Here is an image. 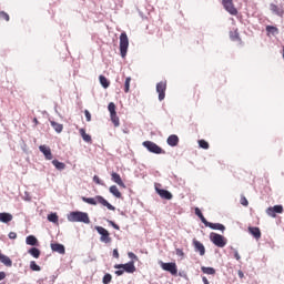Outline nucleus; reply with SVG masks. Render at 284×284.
Returning a JSON list of instances; mask_svg holds the SVG:
<instances>
[{"mask_svg":"<svg viewBox=\"0 0 284 284\" xmlns=\"http://www.w3.org/2000/svg\"><path fill=\"white\" fill-rule=\"evenodd\" d=\"M205 227H210L211 230H220V232H225V225H223L221 223L207 222Z\"/></svg>","mask_w":284,"mask_h":284,"instance_id":"nucleus-18","label":"nucleus"},{"mask_svg":"<svg viewBox=\"0 0 284 284\" xmlns=\"http://www.w3.org/2000/svg\"><path fill=\"white\" fill-rule=\"evenodd\" d=\"M128 48H130V39H128V33L122 32L120 34V54L122 59L128 55Z\"/></svg>","mask_w":284,"mask_h":284,"instance_id":"nucleus-3","label":"nucleus"},{"mask_svg":"<svg viewBox=\"0 0 284 284\" xmlns=\"http://www.w3.org/2000/svg\"><path fill=\"white\" fill-rule=\"evenodd\" d=\"M142 145L144 148H146V150H149V152H152V154H165V151L163 149H161V146H159V144H156L152 141H144L142 143Z\"/></svg>","mask_w":284,"mask_h":284,"instance_id":"nucleus-4","label":"nucleus"},{"mask_svg":"<svg viewBox=\"0 0 284 284\" xmlns=\"http://www.w3.org/2000/svg\"><path fill=\"white\" fill-rule=\"evenodd\" d=\"M199 145L202 148V150H210V143H207L205 140H200Z\"/></svg>","mask_w":284,"mask_h":284,"instance_id":"nucleus-39","label":"nucleus"},{"mask_svg":"<svg viewBox=\"0 0 284 284\" xmlns=\"http://www.w3.org/2000/svg\"><path fill=\"white\" fill-rule=\"evenodd\" d=\"M111 116V121L114 124L115 128H119V125H121L120 121H119V116L116 115V113H113L110 115Z\"/></svg>","mask_w":284,"mask_h":284,"instance_id":"nucleus-35","label":"nucleus"},{"mask_svg":"<svg viewBox=\"0 0 284 284\" xmlns=\"http://www.w3.org/2000/svg\"><path fill=\"white\" fill-rule=\"evenodd\" d=\"M115 270H124L128 274H134L136 272V266H134V262H129L126 264H115Z\"/></svg>","mask_w":284,"mask_h":284,"instance_id":"nucleus-9","label":"nucleus"},{"mask_svg":"<svg viewBox=\"0 0 284 284\" xmlns=\"http://www.w3.org/2000/svg\"><path fill=\"white\" fill-rule=\"evenodd\" d=\"M99 81H100L102 88H104V89L110 88V81L108 80V78H105V75H100Z\"/></svg>","mask_w":284,"mask_h":284,"instance_id":"nucleus-27","label":"nucleus"},{"mask_svg":"<svg viewBox=\"0 0 284 284\" xmlns=\"http://www.w3.org/2000/svg\"><path fill=\"white\" fill-rule=\"evenodd\" d=\"M110 223L112 224V227H114V230H120V227L112 221H110Z\"/></svg>","mask_w":284,"mask_h":284,"instance_id":"nucleus-51","label":"nucleus"},{"mask_svg":"<svg viewBox=\"0 0 284 284\" xmlns=\"http://www.w3.org/2000/svg\"><path fill=\"white\" fill-rule=\"evenodd\" d=\"M201 270L203 274H209L211 276H214V274H216V270H214V267L202 266Z\"/></svg>","mask_w":284,"mask_h":284,"instance_id":"nucleus-29","label":"nucleus"},{"mask_svg":"<svg viewBox=\"0 0 284 284\" xmlns=\"http://www.w3.org/2000/svg\"><path fill=\"white\" fill-rule=\"evenodd\" d=\"M48 221L50 223H59V215H57V213H51L48 215Z\"/></svg>","mask_w":284,"mask_h":284,"instance_id":"nucleus-33","label":"nucleus"},{"mask_svg":"<svg viewBox=\"0 0 284 284\" xmlns=\"http://www.w3.org/2000/svg\"><path fill=\"white\" fill-rule=\"evenodd\" d=\"M6 278V272H0V281H3Z\"/></svg>","mask_w":284,"mask_h":284,"instance_id":"nucleus-49","label":"nucleus"},{"mask_svg":"<svg viewBox=\"0 0 284 284\" xmlns=\"http://www.w3.org/2000/svg\"><path fill=\"white\" fill-rule=\"evenodd\" d=\"M234 256H235L236 261H241V255L239 254V252H235Z\"/></svg>","mask_w":284,"mask_h":284,"instance_id":"nucleus-50","label":"nucleus"},{"mask_svg":"<svg viewBox=\"0 0 284 284\" xmlns=\"http://www.w3.org/2000/svg\"><path fill=\"white\" fill-rule=\"evenodd\" d=\"M124 273L125 271L123 268L115 271L116 276H123Z\"/></svg>","mask_w":284,"mask_h":284,"instance_id":"nucleus-45","label":"nucleus"},{"mask_svg":"<svg viewBox=\"0 0 284 284\" xmlns=\"http://www.w3.org/2000/svg\"><path fill=\"white\" fill-rule=\"evenodd\" d=\"M30 270H32V272H41V266H39V265L37 264V262L31 261V262H30Z\"/></svg>","mask_w":284,"mask_h":284,"instance_id":"nucleus-37","label":"nucleus"},{"mask_svg":"<svg viewBox=\"0 0 284 284\" xmlns=\"http://www.w3.org/2000/svg\"><path fill=\"white\" fill-rule=\"evenodd\" d=\"M161 267L164 270V272H170L172 276H176L179 274V268L176 267V263L170 262V263H164L161 262Z\"/></svg>","mask_w":284,"mask_h":284,"instance_id":"nucleus-8","label":"nucleus"},{"mask_svg":"<svg viewBox=\"0 0 284 284\" xmlns=\"http://www.w3.org/2000/svg\"><path fill=\"white\" fill-rule=\"evenodd\" d=\"M248 233L252 234V236H254V239H256L257 241L258 239H261V229L256 226H250Z\"/></svg>","mask_w":284,"mask_h":284,"instance_id":"nucleus-19","label":"nucleus"},{"mask_svg":"<svg viewBox=\"0 0 284 284\" xmlns=\"http://www.w3.org/2000/svg\"><path fill=\"white\" fill-rule=\"evenodd\" d=\"M93 182L97 183V185H101V179L98 175L93 176Z\"/></svg>","mask_w":284,"mask_h":284,"instance_id":"nucleus-44","label":"nucleus"},{"mask_svg":"<svg viewBox=\"0 0 284 284\" xmlns=\"http://www.w3.org/2000/svg\"><path fill=\"white\" fill-rule=\"evenodd\" d=\"M79 132L85 143H92V136L85 133V129H80Z\"/></svg>","mask_w":284,"mask_h":284,"instance_id":"nucleus-23","label":"nucleus"},{"mask_svg":"<svg viewBox=\"0 0 284 284\" xmlns=\"http://www.w3.org/2000/svg\"><path fill=\"white\" fill-rule=\"evenodd\" d=\"M193 245L195 247V252L200 253V256H205V246L203 245V243L194 240Z\"/></svg>","mask_w":284,"mask_h":284,"instance_id":"nucleus-15","label":"nucleus"},{"mask_svg":"<svg viewBox=\"0 0 284 284\" xmlns=\"http://www.w3.org/2000/svg\"><path fill=\"white\" fill-rule=\"evenodd\" d=\"M108 110L110 112V115L116 114V104H114V102H110L108 105Z\"/></svg>","mask_w":284,"mask_h":284,"instance_id":"nucleus-36","label":"nucleus"},{"mask_svg":"<svg viewBox=\"0 0 284 284\" xmlns=\"http://www.w3.org/2000/svg\"><path fill=\"white\" fill-rule=\"evenodd\" d=\"M271 10L274 12V14H276L277 17H283L284 14V10L281 9L278 6L272 3L271 4Z\"/></svg>","mask_w":284,"mask_h":284,"instance_id":"nucleus-25","label":"nucleus"},{"mask_svg":"<svg viewBox=\"0 0 284 284\" xmlns=\"http://www.w3.org/2000/svg\"><path fill=\"white\" fill-rule=\"evenodd\" d=\"M9 239H11V240L17 239V233L10 232V233H9Z\"/></svg>","mask_w":284,"mask_h":284,"instance_id":"nucleus-46","label":"nucleus"},{"mask_svg":"<svg viewBox=\"0 0 284 284\" xmlns=\"http://www.w3.org/2000/svg\"><path fill=\"white\" fill-rule=\"evenodd\" d=\"M111 181H113V183H116V185H119L120 187L125 189V183L123 182V180L121 179V175L119 173L112 172Z\"/></svg>","mask_w":284,"mask_h":284,"instance_id":"nucleus-12","label":"nucleus"},{"mask_svg":"<svg viewBox=\"0 0 284 284\" xmlns=\"http://www.w3.org/2000/svg\"><path fill=\"white\" fill-rule=\"evenodd\" d=\"M237 276H239L240 278H244V277H245V274L243 273V271H240V272H237Z\"/></svg>","mask_w":284,"mask_h":284,"instance_id":"nucleus-48","label":"nucleus"},{"mask_svg":"<svg viewBox=\"0 0 284 284\" xmlns=\"http://www.w3.org/2000/svg\"><path fill=\"white\" fill-rule=\"evenodd\" d=\"M113 256L114 258H119V250L116 248L113 250Z\"/></svg>","mask_w":284,"mask_h":284,"instance_id":"nucleus-47","label":"nucleus"},{"mask_svg":"<svg viewBox=\"0 0 284 284\" xmlns=\"http://www.w3.org/2000/svg\"><path fill=\"white\" fill-rule=\"evenodd\" d=\"M33 123H34L36 125H39V120H38L37 118H34V119H33Z\"/></svg>","mask_w":284,"mask_h":284,"instance_id":"nucleus-54","label":"nucleus"},{"mask_svg":"<svg viewBox=\"0 0 284 284\" xmlns=\"http://www.w3.org/2000/svg\"><path fill=\"white\" fill-rule=\"evenodd\" d=\"M10 221H12V214L0 213V223H10Z\"/></svg>","mask_w":284,"mask_h":284,"instance_id":"nucleus-24","label":"nucleus"},{"mask_svg":"<svg viewBox=\"0 0 284 284\" xmlns=\"http://www.w3.org/2000/svg\"><path fill=\"white\" fill-rule=\"evenodd\" d=\"M266 32H268V34H278V28L274 26H266Z\"/></svg>","mask_w":284,"mask_h":284,"instance_id":"nucleus-34","label":"nucleus"},{"mask_svg":"<svg viewBox=\"0 0 284 284\" xmlns=\"http://www.w3.org/2000/svg\"><path fill=\"white\" fill-rule=\"evenodd\" d=\"M168 145H170L171 148H176V145H179V135L176 134H172L166 140Z\"/></svg>","mask_w":284,"mask_h":284,"instance_id":"nucleus-16","label":"nucleus"},{"mask_svg":"<svg viewBox=\"0 0 284 284\" xmlns=\"http://www.w3.org/2000/svg\"><path fill=\"white\" fill-rule=\"evenodd\" d=\"M51 250L52 252H58V254H65V246L63 244L52 243Z\"/></svg>","mask_w":284,"mask_h":284,"instance_id":"nucleus-17","label":"nucleus"},{"mask_svg":"<svg viewBox=\"0 0 284 284\" xmlns=\"http://www.w3.org/2000/svg\"><path fill=\"white\" fill-rule=\"evenodd\" d=\"M112 282V275L106 273L104 276H103V280H102V283L103 284H109Z\"/></svg>","mask_w":284,"mask_h":284,"instance_id":"nucleus-40","label":"nucleus"},{"mask_svg":"<svg viewBox=\"0 0 284 284\" xmlns=\"http://www.w3.org/2000/svg\"><path fill=\"white\" fill-rule=\"evenodd\" d=\"M84 116H85L88 122L92 121V114L90 113V111L84 110Z\"/></svg>","mask_w":284,"mask_h":284,"instance_id":"nucleus-43","label":"nucleus"},{"mask_svg":"<svg viewBox=\"0 0 284 284\" xmlns=\"http://www.w3.org/2000/svg\"><path fill=\"white\" fill-rule=\"evenodd\" d=\"M28 253L33 256V258H39L41 256V251L37 247H32L28 251Z\"/></svg>","mask_w":284,"mask_h":284,"instance_id":"nucleus-30","label":"nucleus"},{"mask_svg":"<svg viewBox=\"0 0 284 284\" xmlns=\"http://www.w3.org/2000/svg\"><path fill=\"white\" fill-rule=\"evenodd\" d=\"M202 281L204 284H210V281H207V277H202Z\"/></svg>","mask_w":284,"mask_h":284,"instance_id":"nucleus-53","label":"nucleus"},{"mask_svg":"<svg viewBox=\"0 0 284 284\" xmlns=\"http://www.w3.org/2000/svg\"><path fill=\"white\" fill-rule=\"evenodd\" d=\"M240 203L244 207H247V205H250V202L247 201V197H245L244 195L241 196Z\"/></svg>","mask_w":284,"mask_h":284,"instance_id":"nucleus-42","label":"nucleus"},{"mask_svg":"<svg viewBox=\"0 0 284 284\" xmlns=\"http://www.w3.org/2000/svg\"><path fill=\"white\" fill-rule=\"evenodd\" d=\"M26 243H27V245L34 246V245H39V240H37V237L34 235H29L26 239Z\"/></svg>","mask_w":284,"mask_h":284,"instance_id":"nucleus-26","label":"nucleus"},{"mask_svg":"<svg viewBox=\"0 0 284 284\" xmlns=\"http://www.w3.org/2000/svg\"><path fill=\"white\" fill-rule=\"evenodd\" d=\"M68 221L71 223H90V216L88 213H83L80 211L71 212L68 216Z\"/></svg>","mask_w":284,"mask_h":284,"instance_id":"nucleus-2","label":"nucleus"},{"mask_svg":"<svg viewBox=\"0 0 284 284\" xmlns=\"http://www.w3.org/2000/svg\"><path fill=\"white\" fill-rule=\"evenodd\" d=\"M52 165L58 170H63L65 168V163L60 162L59 160H53Z\"/></svg>","mask_w":284,"mask_h":284,"instance_id":"nucleus-32","label":"nucleus"},{"mask_svg":"<svg viewBox=\"0 0 284 284\" xmlns=\"http://www.w3.org/2000/svg\"><path fill=\"white\" fill-rule=\"evenodd\" d=\"M266 214L268 216H272L273 219H276V214H283V205H275L273 207H268L266 210Z\"/></svg>","mask_w":284,"mask_h":284,"instance_id":"nucleus-11","label":"nucleus"},{"mask_svg":"<svg viewBox=\"0 0 284 284\" xmlns=\"http://www.w3.org/2000/svg\"><path fill=\"white\" fill-rule=\"evenodd\" d=\"M40 152L44 155L47 161H52V150H50V146L47 145H40L39 146Z\"/></svg>","mask_w":284,"mask_h":284,"instance_id":"nucleus-13","label":"nucleus"},{"mask_svg":"<svg viewBox=\"0 0 284 284\" xmlns=\"http://www.w3.org/2000/svg\"><path fill=\"white\" fill-rule=\"evenodd\" d=\"M0 263L6 265V267H12V260H10L7 255L3 253H0Z\"/></svg>","mask_w":284,"mask_h":284,"instance_id":"nucleus-20","label":"nucleus"},{"mask_svg":"<svg viewBox=\"0 0 284 284\" xmlns=\"http://www.w3.org/2000/svg\"><path fill=\"white\" fill-rule=\"evenodd\" d=\"M51 123V128H53V130L58 133L61 134L63 132V124L58 123L55 121H50Z\"/></svg>","mask_w":284,"mask_h":284,"instance_id":"nucleus-22","label":"nucleus"},{"mask_svg":"<svg viewBox=\"0 0 284 284\" xmlns=\"http://www.w3.org/2000/svg\"><path fill=\"white\" fill-rule=\"evenodd\" d=\"M0 19L3 21H10V14H8L6 11H0Z\"/></svg>","mask_w":284,"mask_h":284,"instance_id":"nucleus-41","label":"nucleus"},{"mask_svg":"<svg viewBox=\"0 0 284 284\" xmlns=\"http://www.w3.org/2000/svg\"><path fill=\"white\" fill-rule=\"evenodd\" d=\"M195 214H196V216H199V219H200V221H202V223L204 224V225H207V220L205 219V216L203 215V213L201 212V209L200 207H196L195 209Z\"/></svg>","mask_w":284,"mask_h":284,"instance_id":"nucleus-28","label":"nucleus"},{"mask_svg":"<svg viewBox=\"0 0 284 284\" xmlns=\"http://www.w3.org/2000/svg\"><path fill=\"white\" fill-rule=\"evenodd\" d=\"M129 258H136V254L130 252V253H129Z\"/></svg>","mask_w":284,"mask_h":284,"instance_id":"nucleus-52","label":"nucleus"},{"mask_svg":"<svg viewBox=\"0 0 284 284\" xmlns=\"http://www.w3.org/2000/svg\"><path fill=\"white\" fill-rule=\"evenodd\" d=\"M110 193L115 196V199H121L123 195L116 185H111L109 189Z\"/></svg>","mask_w":284,"mask_h":284,"instance_id":"nucleus-21","label":"nucleus"},{"mask_svg":"<svg viewBox=\"0 0 284 284\" xmlns=\"http://www.w3.org/2000/svg\"><path fill=\"white\" fill-rule=\"evenodd\" d=\"M222 6L229 14L236 17L239 14V10L234 8V0H222Z\"/></svg>","mask_w":284,"mask_h":284,"instance_id":"nucleus-7","label":"nucleus"},{"mask_svg":"<svg viewBox=\"0 0 284 284\" xmlns=\"http://www.w3.org/2000/svg\"><path fill=\"white\" fill-rule=\"evenodd\" d=\"M210 240L216 247H225V245H227V240L219 233H211Z\"/></svg>","mask_w":284,"mask_h":284,"instance_id":"nucleus-5","label":"nucleus"},{"mask_svg":"<svg viewBox=\"0 0 284 284\" xmlns=\"http://www.w3.org/2000/svg\"><path fill=\"white\" fill-rule=\"evenodd\" d=\"M168 90V81H161L156 84V92L159 94V101L165 99V91Z\"/></svg>","mask_w":284,"mask_h":284,"instance_id":"nucleus-10","label":"nucleus"},{"mask_svg":"<svg viewBox=\"0 0 284 284\" xmlns=\"http://www.w3.org/2000/svg\"><path fill=\"white\" fill-rule=\"evenodd\" d=\"M98 234L101 235V243H112V237H110V232L105 230L103 226H95Z\"/></svg>","mask_w":284,"mask_h":284,"instance_id":"nucleus-6","label":"nucleus"},{"mask_svg":"<svg viewBox=\"0 0 284 284\" xmlns=\"http://www.w3.org/2000/svg\"><path fill=\"white\" fill-rule=\"evenodd\" d=\"M82 201H83V203H88L89 205H97L98 203H100V205L108 207V210H111L112 212H114V210H116V207H114L112 204H110V202H108V200H105L101 195H97L94 197L82 196Z\"/></svg>","mask_w":284,"mask_h":284,"instance_id":"nucleus-1","label":"nucleus"},{"mask_svg":"<svg viewBox=\"0 0 284 284\" xmlns=\"http://www.w3.org/2000/svg\"><path fill=\"white\" fill-rule=\"evenodd\" d=\"M130 83H132V78H126L124 82V92L128 94L130 92Z\"/></svg>","mask_w":284,"mask_h":284,"instance_id":"nucleus-38","label":"nucleus"},{"mask_svg":"<svg viewBox=\"0 0 284 284\" xmlns=\"http://www.w3.org/2000/svg\"><path fill=\"white\" fill-rule=\"evenodd\" d=\"M230 39L231 41H241V36L239 34V30L230 32Z\"/></svg>","mask_w":284,"mask_h":284,"instance_id":"nucleus-31","label":"nucleus"},{"mask_svg":"<svg viewBox=\"0 0 284 284\" xmlns=\"http://www.w3.org/2000/svg\"><path fill=\"white\" fill-rule=\"evenodd\" d=\"M156 192L161 199H165L166 201H172V193L164 189H156Z\"/></svg>","mask_w":284,"mask_h":284,"instance_id":"nucleus-14","label":"nucleus"}]
</instances>
